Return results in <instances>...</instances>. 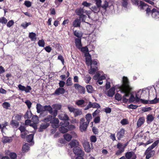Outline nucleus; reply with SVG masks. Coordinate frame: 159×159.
Here are the masks:
<instances>
[{
    "label": "nucleus",
    "instance_id": "1",
    "mask_svg": "<svg viewBox=\"0 0 159 159\" xmlns=\"http://www.w3.org/2000/svg\"><path fill=\"white\" fill-rule=\"evenodd\" d=\"M81 51L85 53L86 62L88 66H90V68L89 70V73L90 74H94L95 72L97 70L98 63L95 61H92L91 59V55L89 54V50L86 47L82 48H80Z\"/></svg>",
    "mask_w": 159,
    "mask_h": 159
},
{
    "label": "nucleus",
    "instance_id": "2",
    "mask_svg": "<svg viewBox=\"0 0 159 159\" xmlns=\"http://www.w3.org/2000/svg\"><path fill=\"white\" fill-rule=\"evenodd\" d=\"M119 88L124 93L125 95L123 97V101L124 102H127L128 99L126 98L129 96V86L128 78L124 76L122 79V84L120 86Z\"/></svg>",
    "mask_w": 159,
    "mask_h": 159
},
{
    "label": "nucleus",
    "instance_id": "3",
    "mask_svg": "<svg viewBox=\"0 0 159 159\" xmlns=\"http://www.w3.org/2000/svg\"><path fill=\"white\" fill-rule=\"evenodd\" d=\"M145 90L143 89L142 90L140 89L137 93L134 91V88L130 86V102L134 101L138 102L140 101L141 98L144 96V91Z\"/></svg>",
    "mask_w": 159,
    "mask_h": 159
},
{
    "label": "nucleus",
    "instance_id": "4",
    "mask_svg": "<svg viewBox=\"0 0 159 159\" xmlns=\"http://www.w3.org/2000/svg\"><path fill=\"white\" fill-rule=\"evenodd\" d=\"M159 143V140H157L155 141L151 146L147 148L144 153V154L146 155V159H149L154 156L155 151L152 150V149L157 145Z\"/></svg>",
    "mask_w": 159,
    "mask_h": 159
},
{
    "label": "nucleus",
    "instance_id": "5",
    "mask_svg": "<svg viewBox=\"0 0 159 159\" xmlns=\"http://www.w3.org/2000/svg\"><path fill=\"white\" fill-rule=\"evenodd\" d=\"M85 119L82 118L80 119V129L81 132L85 131L86 130L89 123L84 122Z\"/></svg>",
    "mask_w": 159,
    "mask_h": 159
},
{
    "label": "nucleus",
    "instance_id": "6",
    "mask_svg": "<svg viewBox=\"0 0 159 159\" xmlns=\"http://www.w3.org/2000/svg\"><path fill=\"white\" fill-rule=\"evenodd\" d=\"M73 151L74 153L72 154L71 155L73 156L74 154H75V155H84L83 151L82 150L81 148L79 147L74 148Z\"/></svg>",
    "mask_w": 159,
    "mask_h": 159
},
{
    "label": "nucleus",
    "instance_id": "7",
    "mask_svg": "<svg viewBox=\"0 0 159 159\" xmlns=\"http://www.w3.org/2000/svg\"><path fill=\"white\" fill-rule=\"evenodd\" d=\"M59 120L58 119L55 117L52 119L50 121V123L52 124V126L53 128H57L59 126Z\"/></svg>",
    "mask_w": 159,
    "mask_h": 159
},
{
    "label": "nucleus",
    "instance_id": "8",
    "mask_svg": "<svg viewBox=\"0 0 159 159\" xmlns=\"http://www.w3.org/2000/svg\"><path fill=\"white\" fill-rule=\"evenodd\" d=\"M75 13L77 15L80 16V18H81L82 17H85L86 16L84 15L83 14L84 13V10L83 8H80L77 9L75 11Z\"/></svg>",
    "mask_w": 159,
    "mask_h": 159
},
{
    "label": "nucleus",
    "instance_id": "9",
    "mask_svg": "<svg viewBox=\"0 0 159 159\" xmlns=\"http://www.w3.org/2000/svg\"><path fill=\"white\" fill-rule=\"evenodd\" d=\"M69 145L70 146L71 148L79 147V143L76 140H73L69 143Z\"/></svg>",
    "mask_w": 159,
    "mask_h": 159
},
{
    "label": "nucleus",
    "instance_id": "10",
    "mask_svg": "<svg viewBox=\"0 0 159 159\" xmlns=\"http://www.w3.org/2000/svg\"><path fill=\"white\" fill-rule=\"evenodd\" d=\"M59 119L62 120H67L69 119V117L68 116L65 114L61 113L58 115Z\"/></svg>",
    "mask_w": 159,
    "mask_h": 159
},
{
    "label": "nucleus",
    "instance_id": "11",
    "mask_svg": "<svg viewBox=\"0 0 159 159\" xmlns=\"http://www.w3.org/2000/svg\"><path fill=\"white\" fill-rule=\"evenodd\" d=\"M75 43L76 47L79 49L81 48L82 44L81 39L76 38L75 39Z\"/></svg>",
    "mask_w": 159,
    "mask_h": 159
},
{
    "label": "nucleus",
    "instance_id": "12",
    "mask_svg": "<svg viewBox=\"0 0 159 159\" xmlns=\"http://www.w3.org/2000/svg\"><path fill=\"white\" fill-rule=\"evenodd\" d=\"M125 133V130L123 129H120V131L117 133V137L118 140H120L123 137Z\"/></svg>",
    "mask_w": 159,
    "mask_h": 159
},
{
    "label": "nucleus",
    "instance_id": "13",
    "mask_svg": "<svg viewBox=\"0 0 159 159\" xmlns=\"http://www.w3.org/2000/svg\"><path fill=\"white\" fill-rule=\"evenodd\" d=\"M36 109L38 113L44 111V106H43L39 104H37Z\"/></svg>",
    "mask_w": 159,
    "mask_h": 159
},
{
    "label": "nucleus",
    "instance_id": "14",
    "mask_svg": "<svg viewBox=\"0 0 159 159\" xmlns=\"http://www.w3.org/2000/svg\"><path fill=\"white\" fill-rule=\"evenodd\" d=\"M65 90L64 89L59 88L56 90L55 93L57 95H59L61 94H64L65 93Z\"/></svg>",
    "mask_w": 159,
    "mask_h": 159
},
{
    "label": "nucleus",
    "instance_id": "15",
    "mask_svg": "<svg viewBox=\"0 0 159 159\" xmlns=\"http://www.w3.org/2000/svg\"><path fill=\"white\" fill-rule=\"evenodd\" d=\"M145 119L144 117H140L138 120L137 125L138 127H139L144 123Z\"/></svg>",
    "mask_w": 159,
    "mask_h": 159
},
{
    "label": "nucleus",
    "instance_id": "16",
    "mask_svg": "<svg viewBox=\"0 0 159 159\" xmlns=\"http://www.w3.org/2000/svg\"><path fill=\"white\" fill-rule=\"evenodd\" d=\"M49 125V123H45L41 124L40 128L39 129V130L40 132L42 131L43 129H44L47 128Z\"/></svg>",
    "mask_w": 159,
    "mask_h": 159
},
{
    "label": "nucleus",
    "instance_id": "17",
    "mask_svg": "<svg viewBox=\"0 0 159 159\" xmlns=\"http://www.w3.org/2000/svg\"><path fill=\"white\" fill-rule=\"evenodd\" d=\"M148 6V5L147 4L145 3L143 1H140L138 7L140 10H142L144 9L145 7H147Z\"/></svg>",
    "mask_w": 159,
    "mask_h": 159
},
{
    "label": "nucleus",
    "instance_id": "18",
    "mask_svg": "<svg viewBox=\"0 0 159 159\" xmlns=\"http://www.w3.org/2000/svg\"><path fill=\"white\" fill-rule=\"evenodd\" d=\"M75 117L80 116L82 114V111L79 109L76 108L73 113Z\"/></svg>",
    "mask_w": 159,
    "mask_h": 159
},
{
    "label": "nucleus",
    "instance_id": "19",
    "mask_svg": "<svg viewBox=\"0 0 159 159\" xmlns=\"http://www.w3.org/2000/svg\"><path fill=\"white\" fill-rule=\"evenodd\" d=\"M84 146L85 151L86 152H89L91 151V148L89 143L86 142L85 143L84 145Z\"/></svg>",
    "mask_w": 159,
    "mask_h": 159
},
{
    "label": "nucleus",
    "instance_id": "20",
    "mask_svg": "<svg viewBox=\"0 0 159 159\" xmlns=\"http://www.w3.org/2000/svg\"><path fill=\"white\" fill-rule=\"evenodd\" d=\"M115 89L114 87H112L108 91L107 95L110 97H112L115 93Z\"/></svg>",
    "mask_w": 159,
    "mask_h": 159
},
{
    "label": "nucleus",
    "instance_id": "21",
    "mask_svg": "<svg viewBox=\"0 0 159 159\" xmlns=\"http://www.w3.org/2000/svg\"><path fill=\"white\" fill-rule=\"evenodd\" d=\"M85 101L84 100L81 99L76 101L75 104L77 105L80 107H83L85 106L84 104Z\"/></svg>",
    "mask_w": 159,
    "mask_h": 159
},
{
    "label": "nucleus",
    "instance_id": "22",
    "mask_svg": "<svg viewBox=\"0 0 159 159\" xmlns=\"http://www.w3.org/2000/svg\"><path fill=\"white\" fill-rule=\"evenodd\" d=\"M29 37L31 41H35L36 39V34L33 32L29 33Z\"/></svg>",
    "mask_w": 159,
    "mask_h": 159
},
{
    "label": "nucleus",
    "instance_id": "23",
    "mask_svg": "<svg viewBox=\"0 0 159 159\" xmlns=\"http://www.w3.org/2000/svg\"><path fill=\"white\" fill-rule=\"evenodd\" d=\"M63 137L65 139L68 141H69L72 138V135L67 133L65 134Z\"/></svg>",
    "mask_w": 159,
    "mask_h": 159
},
{
    "label": "nucleus",
    "instance_id": "24",
    "mask_svg": "<svg viewBox=\"0 0 159 159\" xmlns=\"http://www.w3.org/2000/svg\"><path fill=\"white\" fill-rule=\"evenodd\" d=\"M73 25L75 27H79L80 26V22L78 19L75 20L73 22Z\"/></svg>",
    "mask_w": 159,
    "mask_h": 159
},
{
    "label": "nucleus",
    "instance_id": "25",
    "mask_svg": "<svg viewBox=\"0 0 159 159\" xmlns=\"http://www.w3.org/2000/svg\"><path fill=\"white\" fill-rule=\"evenodd\" d=\"M85 118L86 120V122L89 123L90 120L92 119V115L91 114L88 113L85 115Z\"/></svg>",
    "mask_w": 159,
    "mask_h": 159
},
{
    "label": "nucleus",
    "instance_id": "26",
    "mask_svg": "<svg viewBox=\"0 0 159 159\" xmlns=\"http://www.w3.org/2000/svg\"><path fill=\"white\" fill-rule=\"evenodd\" d=\"M86 88L87 91L89 93H92L94 91L93 87L91 85H87L86 86Z\"/></svg>",
    "mask_w": 159,
    "mask_h": 159
},
{
    "label": "nucleus",
    "instance_id": "27",
    "mask_svg": "<svg viewBox=\"0 0 159 159\" xmlns=\"http://www.w3.org/2000/svg\"><path fill=\"white\" fill-rule=\"evenodd\" d=\"M52 107L50 105H46L44 106V111H48L50 113L52 112Z\"/></svg>",
    "mask_w": 159,
    "mask_h": 159
},
{
    "label": "nucleus",
    "instance_id": "28",
    "mask_svg": "<svg viewBox=\"0 0 159 159\" xmlns=\"http://www.w3.org/2000/svg\"><path fill=\"white\" fill-rule=\"evenodd\" d=\"M32 116V113L31 111L29 110L27 111L24 117L26 119H30Z\"/></svg>",
    "mask_w": 159,
    "mask_h": 159
},
{
    "label": "nucleus",
    "instance_id": "29",
    "mask_svg": "<svg viewBox=\"0 0 159 159\" xmlns=\"http://www.w3.org/2000/svg\"><path fill=\"white\" fill-rule=\"evenodd\" d=\"M69 122L66 120H63L60 123V125L62 127H66L69 125Z\"/></svg>",
    "mask_w": 159,
    "mask_h": 159
},
{
    "label": "nucleus",
    "instance_id": "30",
    "mask_svg": "<svg viewBox=\"0 0 159 159\" xmlns=\"http://www.w3.org/2000/svg\"><path fill=\"white\" fill-rule=\"evenodd\" d=\"M11 138L7 137H4L2 139V142L3 143H6L11 142Z\"/></svg>",
    "mask_w": 159,
    "mask_h": 159
},
{
    "label": "nucleus",
    "instance_id": "31",
    "mask_svg": "<svg viewBox=\"0 0 159 159\" xmlns=\"http://www.w3.org/2000/svg\"><path fill=\"white\" fill-rule=\"evenodd\" d=\"M29 149V144L28 143L25 144L23 146L22 150L25 152L28 151Z\"/></svg>",
    "mask_w": 159,
    "mask_h": 159
},
{
    "label": "nucleus",
    "instance_id": "32",
    "mask_svg": "<svg viewBox=\"0 0 159 159\" xmlns=\"http://www.w3.org/2000/svg\"><path fill=\"white\" fill-rule=\"evenodd\" d=\"M34 137V134H30L27 136V141L28 142H32Z\"/></svg>",
    "mask_w": 159,
    "mask_h": 159
},
{
    "label": "nucleus",
    "instance_id": "33",
    "mask_svg": "<svg viewBox=\"0 0 159 159\" xmlns=\"http://www.w3.org/2000/svg\"><path fill=\"white\" fill-rule=\"evenodd\" d=\"M137 157L134 151L130 152V159H136Z\"/></svg>",
    "mask_w": 159,
    "mask_h": 159
},
{
    "label": "nucleus",
    "instance_id": "34",
    "mask_svg": "<svg viewBox=\"0 0 159 159\" xmlns=\"http://www.w3.org/2000/svg\"><path fill=\"white\" fill-rule=\"evenodd\" d=\"M11 124L13 127L16 128L18 126L19 123L17 121L14 120H12L11 122Z\"/></svg>",
    "mask_w": 159,
    "mask_h": 159
},
{
    "label": "nucleus",
    "instance_id": "35",
    "mask_svg": "<svg viewBox=\"0 0 159 159\" xmlns=\"http://www.w3.org/2000/svg\"><path fill=\"white\" fill-rule=\"evenodd\" d=\"M66 127L61 126V127L59 128L60 131L62 133L67 132L68 131V129Z\"/></svg>",
    "mask_w": 159,
    "mask_h": 159
},
{
    "label": "nucleus",
    "instance_id": "36",
    "mask_svg": "<svg viewBox=\"0 0 159 159\" xmlns=\"http://www.w3.org/2000/svg\"><path fill=\"white\" fill-rule=\"evenodd\" d=\"M32 120L34 124H36L39 121L38 116L36 115L33 116L32 119Z\"/></svg>",
    "mask_w": 159,
    "mask_h": 159
},
{
    "label": "nucleus",
    "instance_id": "37",
    "mask_svg": "<svg viewBox=\"0 0 159 159\" xmlns=\"http://www.w3.org/2000/svg\"><path fill=\"white\" fill-rule=\"evenodd\" d=\"M52 106L54 109L57 110H60L61 107V105L59 104H54Z\"/></svg>",
    "mask_w": 159,
    "mask_h": 159
},
{
    "label": "nucleus",
    "instance_id": "38",
    "mask_svg": "<svg viewBox=\"0 0 159 159\" xmlns=\"http://www.w3.org/2000/svg\"><path fill=\"white\" fill-rule=\"evenodd\" d=\"M2 106L4 108L7 109L10 107L11 105L9 103L5 102L3 103Z\"/></svg>",
    "mask_w": 159,
    "mask_h": 159
},
{
    "label": "nucleus",
    "instance_id": "39",
    "mask_svg": "<svg viewBox=\"0 0 159 159\" xmlns=\"http://www.w3.org/2000/svg\"><path fill=\"white\" fill-rule=\"evenodd\" d=\"M74 35L78 38H81L82 36V34L79 31H75L74 32Z\"/></svg>",
    "mask_w": 159,
    "mask_h": 159
},
{
    "label": "nucleus",
    "instance_id": "40",
    "mask_svg": "<svg viewBox=\"0 0 159 159\" xmlns=\"http://www.w3.org/2000/svg\"><path fill=\"white\" fill-rule=\"evenodd\" d=\"M31 25L30 22H25L22 23L21 25V26L24 29H26L29 25Z\"/></svg>",
    "mask_w": 159,
    "mask_h": 159
},
{
    "label": "nucleus",
    "instance_id": "41",
    "mask_svg": "<svg viewBox=\"0 0 159 159\" xmlns=\"http://www.w3.org/2000/svg\"><path fill=\"white\" fill-rule=\"evenodd\" d=\"M154 117L152 115H148V116L147 118V121L148 123V121L151 122L152 121L154 120Z\"/></svg>",
    "mask_w": 159,
    "mask_h": 159
},
{
    "label": "nucleus",
    "instance_id": "42",
    "mask_svg": "<svg viewBox=\"0 0 159 159\" xmlns=\"http://www.w3.org/2000/svg\"><path fill=\"white\" fill-rule=\"evenodd\" d=\"M152 18L155 19L159 18V11L156 13H152Z\"/></svg>",
    "mask_w": 159,
    "mask_h": 159
},
{
    "label": "nucleus",
    "instance_id": "43",
    "mask_svg": "<svg viewBox=\"0 0 159 159\" xmlns=\"http://www.w3.org/2000/svg\"><path fill=\"white\" fill-rule=\"evenodd\" d=\"M120 123L122 125H127L129 123V121L128 119H124L121 120Z\"/></svg>",
    "mask_w": 159,
    "mask_h": 159
},
{
    "label": "nucleus",
    "instance_id": "44",
    "mask_svg": "<svg viewBox=\"0 0 159 159\" xmlns=\"http://www.w3.org/2000/svg\"><path fill=\"white\" fill-rule=\"evenodd\" d=\"M52 116L51 115H49L48 116L45 118L43 120V121L45 122H48L51 121L52 119Z\"/></svg>",
    "mask_w": 159,
    "mask_h": 159
},
{
    "label": "nucleus",
    "instance_id": "45",
    "mask_svg": "<svg viewBox=\"0 0 159 159\" xmlns=\"http://www.w3.org/2000/svg\"><path fill=\"white\" fill-rule=\"evenodd\" d=\"M21 116H22L21 115L16 114L15 115L14 117V118L15 119L14 120L17 121L20 120L21 119Z\"/></svg>",
    "mask_w": 159,
    "mask_h": 159
},
{
    "label": "nucleus",
    "instance_id": "46",
    "mask_svg": "<svg viewBox=\"0 0 159 159\" xmlns=\"http://www.w3.org/2000/svg\"><path fill=\"white\" fill-rule=\"evenodd\" d=\"M91 78L89 75H86L84 79V80L86 83H88L91 80Z\"/></svg>",
    "mask_w": 159,
    "mask_h": 159
},
{
    "label": "nucleus",
    "instance_id": "47",
    "mask_svg": "<svg viewBox=\"0 0 159 159\" xmlns=\"http://www.w3.org/2000/svg\"><path fill=\"white\" fill-rule=\"evenodd\" d=\"M38 44L39 46L43 47L44 46L45 43L43 39L39 40L38 42Z\"/></svg>",
    "mask_w": 159,
    "mask_h": 159
},
{
    "label": "nucleus",
    "instance_id": "48",
    "mask_svg": "<svg viewBox=\"0 0 159 159\" xmlns=\"http://www.w3.org/2000/svg\"><path fill=\"white\" fill-rule=\"evenodd\" d=\"M117 147L119 149H123L124 150L125 147L124 146V145L120 143H119L117 144Z\"/></svg>",
    "mask_w": 159,
    "mask_h": 159
},
{
    "label": "nucleus",
    "instance_id": "49",
    "mask_svg": "<svg viewBox=\"0 0 159 159\" xmlns=\"http://www.w3.org/2000/svg\"><path fill=\"white\" fill-rule=\"evenodd\" d=\"M7 22V20L5 17H2L0 18V23L6 24Z\"/></svg>",
    "mask_w": 159,
    "mask_h": 159
},
{
    "label": "nucleus",
    "instance_id": "50",
    "mask_svg": "<svg viewBox=\"0 0 159 159\" xmlns=\"http://www.w3.org/2000/svg\"><path fill=\"white\" fill-rule=\"evenodd\" d=\"M67 108L69 111L70 112H73V113L74 112L75 110L76 109L74 108L72 106H71L70 105H68L67 106Z\"/></svg>",
    "mask_w": 159,
    "mask_h": 159
},
{
    "label": "nucleus",
    "instance_id": "51",
    "mask_svg": "<svg viewBox=\"0 0 159 159\" xmlns=\"http://www.w3.org/2000/svg\"><path fill=\"white\" fill-rule=\"evenodd\" d=\"M66 84L67 86H70L72 84L71 78L69 77L67 79Z\"/></svg>",
    "mask_w": 159,
    "mask_h": 159
},
{
    "label": "nucleus",
    "instance_id": "52",
    "mask_svg": "<svg viewBox=\"0 0 159 159\" xmlns=\"http://www.w3.org/2000/svg\"><path fill=\"white\" fill-rule=\"evenodd\" d=\"M159 102V98H155L154 99L150 101V103L151 104H154Z\"/></svg>",
    "mask_w": 159,
    "mask_h": 159
},
{
    "label": "nucleus",
    "instance_id": "53",
    "mask_svg": "<svg viewBox=\"0 0 159 159\" xmlns=\"http://www.w3.org/2000/svg\"><path fill=\"white\" fill-rule=\"evenodd\" d=\"M119 159H129V152H128L126 153L125 157L122 156Z\"/></svg>",
    "mask_w": 159,
    "mask_h": 159
},
{
    "label": "nucleus",
    "instance_id": "54",
    "mask_svg": "<svg viewBox=\"0 0 159 159\" xmlns=\"http://www.w3.org/2000/svg\"><path fill=\"white\" fill-rule=\"evenodd\" d=\"M82 5L84 7H89L91 6V4L87 2L86 1H84L82 3Z\"/></svg>",
    "mask_w": 159,
    "mask_h": 159
},
{
    "label": "nucleus",
    "instance_id": "55",
    "mask_svg": "<svg viewBox=\"0 0 159 159\" xmlns=\"http://www.w3.org/2000/svg\"><path fill=\"white\" fill-rule=\"evenodd\" d=\"M131 1L133 4L138 7L139 4L138 0H131Z\"/></svg>",
    "mask_w": 159,
    "mask_h": 159
},
{
    "label": "nucleus",
    "instance_id": "56",
    "mask_svg": "<svg viewBox=\"0 0 159 159\" xmlns=\"http://www.w3.org/2000/svg\"><path fill=\"white\" fill-rule=\"evenodd\" d=\"M50 114L52 115L54 117H55L57 115V110H52V112L50 113Z\"/></svg>",
    "mask_w": 159,
    "mask_h": 159
},
{
    "label": "nucleus",
    "instance_id": "57",
    "mask_svg": "<svg viewBox=\"0 0 159 159\" xmlns=\"http://www.w3.org/2000/svg\"><path fill=\"white\" fill-rule=\"evenodd\" d=\"M100 118L99 116L96 117L94 119L93 121L95 123H98L100 122Z\"/></svg>",
    "mask_w": 159,
    "mask_h": 159
},
{
    "label": "nucleus",
    "instance_id": "58",
    "mask_svg": "<svg viewBox=\"0 0 159 159\" xmlns=\"http://www.w3.org/2000/svg\"><path fill=\"white\" fill-rule=\"evenodd\" d=\"M90 140L92 142L95 143L97 141V138L95 136L92 135L90 137Z\"/></svg>",
    "mask_w": 159,
    "mask_h": 159
},
{
    "label": "nucleus",
    "instance_id": "59",
    "mask_svg": "<svg viewBox=\"0 0 159 159\" xmlns=\"http://www.w3.org/2000/svg\"><path fill=\"white\" fill-rule=\"evenodd\" d=\"M78 92L80 93H84L85 92V89L83 87L81 86L79 89L78 90Z\"/></svg>",
    "mask_w": 159,
    "mask_h": 159
},
{
    "label": "nucleus",
    "instance_id": "60",
    "mask_svg": "<svg viewBox=\"0 0 159 159\" xmlns=\"http://www.w3.org/2000/svg\"><path fill=\"white\" fill-rule=\"evenodd\" d=\"M92 106L93 108H99L100 107V105L96 102L92 103Z\"/></svg>",
    "mask_w": 159,
    "mask_h": 159
},
{
    "label": "nucleus",
    "instance_id": "61",
    "mask_svg": "<svg viewBox=\"0 0 159 159\" xmlns=\"http://www.w3.org/2000/svg\"><path fill=\"white\" fill-rule=\"evenodd\" d=\"M25 102L26 104V105H27L28 108L29 109H30L32 105V103L29 100H27Z\"/></svg>",
    "mask_w": 159,
    "mask_h": 159
},
{
    "label": "nucleus",
    "instance_id": "62",
    "mask_svg": "<svg viewBox=\"0 0 159 159\" xmlns=\"http://www.w3.org/2000/svg\"><path fill=\"white\" fill-rule=\"evenodd\" d=\"M115 99L118 100L120 101L121 99V96L119 93H116L115 95Z\"/></svg>",
    "mask_w": 159,
    "mask_h": 159
},
{
    "label": "nucleus",
    "instance_id": "63",
    "mask_svg": "<svg viewBox=\"0 0 159 159\" xmlns=\"http://www.w3.org/2000/svg\"><path fill=\"white\" fill-rule=\"evenodd\" d=\"M108 6V3L106 1L104 2V4L102 6V7L104 9L106 10Z\"/></svg>",
    "mask_w": 159,
    "mask_h": 159
},
{
    "label": "nucleus",
    "instance_id": "64",
    "mask_svg": "<svg viewBox=\"0 0 159 159\" xmlns=\"http://www.w3.org/2000/svg\"><path fill=\"white\" fill-rule=\"evenodd\" d=\"M10 156L11 159H15L16 157V155L15 153L12 152L10 153Z\"/></svg>",
    "mask_w": 159,
    "mask_h": 159
}]
</instances>
